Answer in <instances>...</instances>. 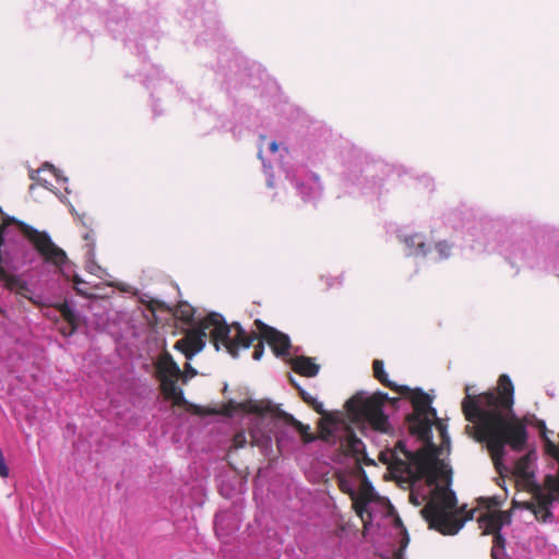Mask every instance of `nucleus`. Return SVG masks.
Here are the masks:
<instances>
[{
	"instance_id": "39",
	"label": "nucleus",
	"mask_w": 559,
	"mask_h": 559,
	"mask_svg": "<svg viewBox=\"0 0 559 559\" xmlns=\"http://www.w3.org/2000/svg\"><path fill=\"white\" fill-rule=\"evenodd\" d=\"M394 524H395L396 527H401L402 530L404 527L403 522H402V520L400 518H396L394 520Z\"/></svg>"
},
{
	"instance_id": "4",
	"label": "nucleus",
	"mask_w": 559,
	"mask_h": 559,
	"mask_svg": "<svg viewBox=\"0 0 559 559\" xmlns=\"http://www.w3.org/2000/svg\"><path fill=\"white\" fill-rule=\"evenodd\" d=\"M389 396L384 392H376L370 396L356 393L346 403L345 407L352 415L362 418L371 428L379 432L390 430L389 418L383 412Z\"/></svg>"
},
{
	"instance_id": "27",
	"label": "nucleus",
	"mask_w": 559,
	"mask_h": 559,
	"mask_svg": "<svg viewBox=\"0 0 559 559\" xmlns=\"http://www.w3.org/2000/svg\"><path fill=\"white\" fill-rule=\"evenodd\" d=\"M452 246L447 241H440L436 245V250L440 254L441 258H448L450 254Z\"/></svg>"
},
{
	"instance_id": "31",
	"label": "nucleus",
	"mask_w": 559,
	"mask_h": 559,
	"mask_svg": "<svg viewBox=\"0 0 559 559\" xmlns=\"http://www.w3.org/2000/svg\"><path fill=\"white\" fill-rule=\"evenodd\" d=\"M9 476V467L5 464V460L0 449V477L7 478Z\"/></svg>"
},
{
	"instance_id": "20",
	"label": "nucleus",
	"mask_w": 559,
	"mask_h": 559,
	"mask_svg": "<svg viewBox=\"0 0 559 559\" xmlns=\"http://www.w3.org/2000/svg\"><path fill=\"white\" fill-rule=\"evenodd\" d=\"M174 316L177 320L186 324H191L194 318V308L188 302H179L175 309Z\"/></svg>"
},
{
	"instance_id": "41",
	"label": "nucleus",
	"mask_w": 559,
	"mask_h": 559,
	"mask_svg": "<svg viewBox=\"0 0 559 559\" xmlns=\"http://www.w3.org/2000/svg\"><path fill=\"white\" fill-rule=\"evenodd\" d=\"M409 498H411V501H412L414 504H416V506H418V504H419L418 500L414 497V495H413V493L409 496Z\"/></svg>"
},
{
	"instance_id": "6",
	"label": "nucleus",
	"mask_w": 559,
	"mask_h": 559,
	"mask_svg": "<svg viewBox=\"0 0 559 559\" xmlns=\"http://www.w3.org/2000/svg\"><path fill=\"white\" fill-rule=\"evenodd\" d=\"M12 224L19 227L21 233L33 243L36 251L47 263L61 267L68 261L67 253L51 240L47 233L39 231L14 217L4 218L0 226H3V230H5Z\"/></svg>"
},
{
	"instance_id": "24",
	"label": "nucleus",
	"mask_w": 559,
	"mask_h": 559,
	"mask_svg": "<svg viewBox=\"0 0 559 559\" xmlns=\"http://www.w3.org/2000/svg\"><path fill=\"white\" fill-rule=\"evenodd\" d=\"M72 282H73V288L76 292V294L84 296V297L92 296V293L90 292L88 283L83 281L79 275H74Z\"/></svg>"
},
{
	"instance_id": "35",
	"label": "nucleus",
	"mask_w": 559,
	"mask_h": 559,
	"mask_svg": "<svg viewBox=\"0 0 559 559\" xmlns=\"http://www.w3.org/2000/svg\"><path fill=\"white\" fill-rule=\"evenodd\" d=\"M409 537L405 527H403V538L401 540L400 552H402L408 545Z\"/></svg>"
},
{
	"instance_id": "21",
	"label": "nucleus",
	"mask_w": 559,
	"mask_h": 559,
	"mask_svg": "<svg viewBox=\"0 0 559 559\" xmlns=\"http://www.w3.org/2000/svg\"><path fill=\"white\" fill-rule=\"evenodd\" d=\"M350 499L353 500L354 511L361 519L364 526L366 527L367 522L371 520V514L367 512V506L369 502H367L365 498H357V495L355 498Z\"/></svg>"
},
{
	"instance_id": "5",
	"label": "nucleus",
	"mask_w": 559,
	"mask_h": 559,
	"mask_svg": "<svg viewBox=\"0 0 559 559\" xmlns=\"http://www.w3.org/2000/svg\"><path fill=\"white\" fill-rule=\"evenodd\" d=\"M319 430L320 439L338 444L344 454L353 456L362 454L364 443L356 436L353 427L335 415H325V418L319 423Z\"/></svg>"
},
{
	"instance_id": "12",
	"label": "nucleus",
	"mask_w": 559,
	"mask_h": 559,
	"mask_svg": "<svg viewBox=\"0 0 559 559\" xmlns=\"http://www.w3.org/2000/svg\"><path fill=\"white\" fill-rule=\"evenodd\" d=\"M0 282L3 283L5 289L34 302L28 284L19 275L9 274L5 269H0Z\"/></svg>"
},
{
	"instance_id": "14",
	"label": "nucleus",
	"mask_w": 559,
	"mask_h": 559,
	"mask_svg": "<svg viewBox=\"0 0 559 559\" xmlns=\"http://www.w3.org/2000/svg\"><path fill=\"white\" fill-rule=\"evenodd\" d=\"M510 522V515L503 511L487 513L479 519L480 526L485 534L500 533L503 524Z\"/></svg>"
},
{
	"instance_id": "1",
	"label": "nucleus",
	"mask_w": 559,
	"mask_h": 559,
	"mask_svg": "<svg viewBox=\"0 0 559 559\" xmlns=\"http://www.w3.org/2000/svg\"><path fill=\"white\" fill-rule=\"evenodd\" d=\"M462 412L467 425L466 432L484 443L498 473L504 469L506 448L514 452L526 449L528 433L526 421L513 411L514 386L508 374H501L495 391L471 394L465 386Z\"/></svg>"
},
{
	"instance_id": "7",
	"label": "nucleus",
	"mask_w": 559,
	"mask_h": 559,
	"mask_svg": "<svg viewBox=\"0 0 559 559\" xmlns=\"http://www.w3.org/2000/svg\"><path fill=\"white\" fill-rule=\"evenodd\" d=\"M156 373L160 382V390L166 400H170L176 406H185L187 401L182 390L177 385L182 371L168 352L159 355L156 364Z\"/></svg>"
},
{
	"instance_id": "25",
	"label": "nucleus",
	"mask_w": 559,
	"mask_h": 559,
	"mask_svg": "<svg viewBox=\"0 0 559 559\" xmlns=\"http://www.w3.org/2000/svg\"><path fill=\"white\" fill-rule=\"evenodd\" d=\"M528 465H530V456L525 455L518 460L515 463V473L521 477L528 476Z\"/></svg>"
},
{
	"instance_id": "13",
	"label": "nucleus",
	"mask_w": 559,
	"mask_h": 559,
	"mask_svg": "<svg viewBox=\"0 0 559 559\" xmlns=\"http://www.w3.org/2000/svg\"><path fill=\"white\" fill-rule=\"evenodd\" d=\"M432 418L431 414H419L418 417H413V414H409L406 417L409 432L421 440H429L431 436Z\"/></svg>"
},
{
	"instance_id": "28",
	"label": "nucleus",
	"mask_w": 559,
	"mask_h": 559,
	"mask_svg": "<svg viewBox=\"0 0 559 559\" xmlns=\"http://www.w3.org/2000/svg\"><path fill=\"white\" fill-rule=\"evenodd\" d=\"M316 413H318L319 415L322 416V418H325V415H331L330 413H328L324 407H323V404L319 401H317V399H313L312 401H310V403L308 404Z\"/></svg>"
},
{
	"instance_id": "17",
	"label": "nucleus",
	"mask_w": 559,
	"mask_h": 559,
	"mask_svg": "<svg viewBox=\"0 0 559 559\" xmlns=\"http://www.w3.org/2000/svg\"><path fill=\"white\" fill-rule=\"evenodd\" d=\"M372 369H373V377L384 386L400 393L405 394L406 392H409V388L405 385H397L396 383L392 382L389 378L386 372L384 371V364L380 359H374L372 362Z\"/></svg>"
},
{
	"instance_id": "8",
	"label": "nucleus",
	"mask_w": 559,
	"mask_h": 559,
	"mask_svg": "<svg viewBox=\"0 0 559 559\" xmlns=\"http://www.w3.org/2000/svg\"><path fill=\"white\" fill-rule=\"evenodd\" d=\"M254 325L257 326L258 332H247V336H254V338H252V343L258 341L253 346L252 358L254 360H260L262 358L264 353V342L269 344L275 356H283L288 353L290 348V340L286 334L265 324L260 319L254 320Z\"/></svg>"
},
{
	"instance_id": "29",
	"label": "nucleus",
	"mask_w": 559,
	"mask_h": 559,
	"mask_svg": "<svg viewBox=\"0 0 559 559\" xmlns=\"http://www.w3.org/2000/svg\"><path fill=\"white\" fill-rule=\"evenodd\" d=\"M493 538H492V546L493 547H498L500 548L501 550H504V547H506V539L504 537L502 536L501 532L500 533H496L495 535H492Z\"/></svg>"
},
{
	"instance_id": "18",
	"label": "nucleus",
	"mask_w": 559,
	"mask_h": 559,
	"mask_svg": "<svg viewBox=\"0 0 559 559\" xmlns=\"http://www.w3.org/2000/svg\"><path fill=\"white\" fill-rule=\"evenodd\" d=\"M278 416L283 418L286 424L293 426L299 432L304 443H310L316 440L317 437L310 432V427L308 425L302 424L293 415L285 412H280Z\"/></svg>"
},
{
	"instance_id": "16",
	"label": "nucleus",
	"mask_w": 559,
	"mask_h": 559,
	"mask_svg": "<svg viewBox=\"0 0 559 559\" xmlns=\"http://www.w3.org/2000/svg\"><path fill=\"white\" fill-rule=\"evenodd\" d=\"M56 309L61 314L63 320L68 323V328L61 329V333L64 336L72 335L80 325V317L78 313L68 305V302L58 304Z\"/></svg>"
},
{
	"instance_id": "30",
	"label": "nucleus",
	"mask_w": 559,
	"mask_h": 559,
	"mask_svg": "<svg viewBox=\"0 0 559 559\" xmlns=\"http://www.w3.org/2000/svg\"><path fill=\"white\" fill-rule=\"evenodd\" d=\"M197 373V370L189 362H187L185 365V371L182 372L181 378L183 379V381H187V379L195 377Z\"/></svg>"
},
{
	"instance_id": "9",
	"label": "nucleus",
	"mask_w": 559,
	"mask_h": 559,
	"mask_svg": "<svg viewBox=\"0 0 559 559\" xmlns=\"http://www.w3.org/2000/svg\"><path fill=\"white\" fill-rule=\"evenodd\" d=\"M552 501H554V499L550 495L538 493L536 496L535 501L523 502V503L514 502V506H518V507H521V508L532 511L533 514L535 515L536 520L545 523V522L550 521L552 518V513L550 511V506H551Z\"/></svg>"
},
{
	"instance_id": "34",
	"label": "nucleus",
	"mask_w": 559,
	"mask_h": 559,
	"mask_svg": "<svg viewBox=\"0 0 559 559\" xmlns=\"http://www.w3.org/2000/svg\"><path fill=\"white\" fill-rule=\"evenodd\" d=\"M298 394L301 397V400L308 405L310 401H312L314 397L311 396L308 392H306L302 388H298Z\"/></svg>"
},
{
	"instance_id": "36",
	"label": "nucleus",
	"mask_w": 559,
	"mask_h": 559,
	"mask_svg": "<svg viewBox=\"0 0 559 559\" xmlns=\"http://www.w3.org/2000/svg\"><path fill=\"white\" fill-rule=\"evenodd\" d=\"M503 555H504V550H501L500 548L492 546V548H491L492 559H502Z\"/></svg>"
},
{
	"instance_id": "33",
	"label": "nucleus",
	"mask_w": 559,
	"mask_h": 559,
	"mask_svg": "<svg viewBox=\"0 0 559 559\" xmlns=\"http://www.w3.org/2000/svg\"><path fill=\"white\" fill-rule=\"evenodd\" d=\"M249 412L255 413V414H263L266 412L267 407H262L258 403H250L249 405Z\"/></svg>"
},
{
	"instance_id": "3",
	"label": "nucleus",
	"mask_w": 559,
	"mask_h": 559,
	"mask_svg": "<svg viewBox=\"0 0 559 559\" xmlns=\"http://www.w3.org/2000/svg\"><path fill=\"white\" fill-rule=\"evenodd\" d=\"M207 336L216 350L223 347L234 358L239 356L241 349H248L254 338L247 336V331L239 322L228 324L221 313L211 312L201 319L195 328L187 330L183 337L175 343L174 348L191 360L205 347Z\"/></svg>"
},
{
	"instance_id": "40",
	"label": "nucleus",
	"mask_w": 559,
	"mask_h": 559,
	"mask_svg": "<svg viewBox=\"0 0 559 559\" xmlns=\"http://www.w3.org/2000/svg\"><path fill=\"white\" fill-rule=\"evenodd\" d=\"M417 246H418V248H419L420 252L425 253V243H424L423 241H419V242L417 243Z\"/></svg>"
},
{
	"instance_id": "11",
	"label": "nucleus",
	"mask_w": 559,
	"mask_h": 559,
	"mask_svg": "<svg viewBox=\"0 0 559 559\" xmlns=\"http://www.w3.org/2000/svg\"><path fill=\"white\" fill-rule=\"evenodd\" d=\"M407 396L413 405V417H418L419 414H431L433 418L437 417V412L431 407V397L425 393L421 389H409V392L402 394Z\"/></svg>"
},
{
	"instance_id": "2",
	"label": "nucleus",
	"mask_w": 559,
	"mask_h": 559,
	"mask_svg": "<svg viewBox=\"0 0 559 559\" xmlns=\"http://www.w3.org/2000/svg\"><path fill=\"white\" fill-rule=\"evenodd\" d=\"M392 459L394 471L406 474L414 481L425 479L429 487L435 486L429 501L420 511L429 528L443 535H455L466 521L473 519L474 511L468 512L463 520L454 513L457 500L455 492L449 488L451 471L437 459L435 451L421 448L413 452L400 440L392 452Z\"/></svg>"
},
{
	"instance_id": "22",
	"label": "nucleus",
	"mask_w": 559,
	"mask_h": 559,
	"mask_svg": "<svg viewBox=\"0 0 559 559\" xmlns=\"http://www.w3.org/2000/svg\"><path fill=\"white\" fill-rule=\"evenodd\" d=\"M357 471L364 476L360 492L357 495V498H365L367 502H371L373 500V487L368 481L365 471L360 465L357 466Z\"/></svg>"
},
{
	"instance_id": "37",
	"label": "nucleus",
	"mask_w": 559,
	"mask_h": 559,
	"mask_svg": "<svg viewBox=\"0 0 559 559\" xmlns=\"http://www.w3.org/2000/svg\"><path fill=\"white\" fill-rule=\"evenodd\" d=\"M288 380H289V383L298 391V388H301L299 385V383L295 380L294 377H292L290 374H288Z\"/></svg>"
},
{
	"instance_id": "19",
	"label": "nucleus",
	"mask_w": 559,
	"mask_h": 559,
	"mask_svg": "<svg viewBox=\"0 0 559 559\" xmlns=\"http://www.w3.org/2000/svg\"><path fill=\"white\" fill-rule=\"evenodd\" d=\"M538 428L540 431V437L545 442L546 452L556 459L559 462V444L557 445L554 441L548 437V429L544 421L538 423Z\"/></svg>"
},
{
	"instance_id": "10",
	"label": "nucleus",
	"mask_w": 559,
	"mask_h": 559,
	"mask_svg": "<svg viewBox=\"0 0 559 559\" xmlns=\"http://www.w3.org/2000/svg\"><path fill=\"white\" fill-rule=\"evenodd\" d=\"M249 437L250 441H248L245 431L237 432L233 439V447L235 449H241L247 443H250L252 447H258L263 450H266L271 447L272 438L269 433L261 432L257 429H250Z\"/></svg>"
},
{
	"instance_id": "26",
	"label": "nucleus",
	"mask_w": 559,
	"mask_h": 559,
	"mask_svg": "<svg viewBox=\"0 0 559 559\" xmlns=\"http://www.w3.org/2000/svg\"><path fill=\"white\" fill-rule=\"evenodd\" d=\"M46 168H47V169H49V170H50L51 173H53V174L56 173L55 167H53L52 165H49V164H47V163H46V164L43 166V168H41V169H37V170H34V171H32V173H31V175H29L31 179L36 180L39 185H41V186H45V187H46L47 181H46V180H43V179L39 177L40 171H41L43 169H46Z\"/></svg>"
},
{
	"instance_id": "23",
	"label": "nucleus",
	"mask_w": 559,
	"mask_h": 559,
	"mask_svg": "<svg viewBox=\"0 0 559 559\" xmlns=\"http://www.w3.org/2000/svg\"><path fill=\"white\" fill-rule=\"evenodd\" d=\"M337 485L340 490L343 493L348 495L350 498H355V496L357 495L355 490V484L349 477L345 475L337 476Z\"/></svg>"
},
{
	"instance_id": "32",
	"label": "nucleus",
	"mask_w": 559,
	"mask_h": 559,
	"mask_svg": "<svg viewBox=\"0 0 559 559\" xmlns=\"http://www.w3.org/2000/svg\"><path fill=\"white\" fill-rule=\"evenodd\" d=\"M83 239L87 241V246L90 247V250L94 247V234L92 229H88L83 233L82 235Z\"/></svg>"
},
{
	"instance_id": "15",
	"label": "nucleus",
	"mask_w": 559,
	"mask_h": 559,
	"mask_svg": "<svg viewBox=\"0 0 559 559\" xmlns=\"http://www.w3.org/2000/svg\"><path fill=\"white\" fill-rule=\"evenodd\" d=\"M289 365L294 372L307 378L316 377L320 370L313 358L302 355L290 358Z\"/></svg>"
},
{
	"instance_id": "38",
	"label": "nucleus",
	"mask_w": 559,
	"mask_h": 559,
	"mask_svg": "<svg viewBox=\"0 0 559 559\" xmlns=\"http://www.w3.org/2000/svg\"><path fill=\"white\" fill-rule=\"evenodd\" d=\"M270 151L272 153H276L278 151V144L275 141L270 143Z\"/></svg>"
},
{
	"instance_id": "42",
	"label": "nucleus",
	"mask_w": 559,
	"mask_h": 559,
	"mask_svg": "<svg viewBox=\"0 0 559 559\" xmlns=\"http://www.w3.org/2000/svg\"><path fill=\"white\" fill-rule=\"evenodd\" d=\"M365 462H366V464H374L372 460H368V459H366Z\"/></svg>"
}]
</instances>
